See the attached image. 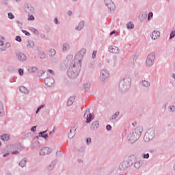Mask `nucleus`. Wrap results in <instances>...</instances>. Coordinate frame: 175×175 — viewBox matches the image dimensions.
<instances>
[{
	"label": "nucleus",
	"instance_id": "obj_1",
	"mask_svg": "<svg viewBox=\"0 0 175 175\" xmlns=\"http://www.w3.org/2000/svg\"><path fill=\"white\" fill-rule=\"evenodd\" d=\"M154 59H155V55L154 53L149 54L146 59V65L151 66L154 62Z\"/></svg>",
	"mask_w": 175,
	"mask_h": 175
},
{
	"label": "nucleus",
	"instance_id": "obj_2",
	"mask_svg": "<svg viewBox=\"0 0 175 175\" xmlns=\"http://www.w3.org/2000/svg\"><path fill=\"white\" fill-rule=\"evenodd\" d=\"M83 118L86 120V122L88 124L94 120V116H92L90 111H87L84 114Z\"/></svg>",
	"mask_w": 175,
	"mask_h": 175
},
{
	"label": "nucleus",
	"instance_id": "obj_3",
	"mask_svg": "<svg viewBox=\"0 0 175 175\" xmlns=\"http://www.w3.org/2000/svg\"><path fill=\"white\" fill-rule=\"evenodd\" d=\"M105 3L106 6H107V8H109V9L110 10H113L114 3H113V1L111 0H105Z\"/></svg>",
	"mask_w": 175,
	"mask_h": 175
},
{
	"label": "nucleus",
	"instance_id": "obj_4",
	"mask_svg": "<svg viewBox=\"0 0 175 175\" xmlns=\"http://www.w3.org/2000/svg\"><path fill=\"white\" fill-rule=\"evenodd\" d=\"M51 152L50 148H44L40 150V155H49Z\"/></svg>",
	"mask_w": 175,
	"mask_h": 175
},
{
	"label": "nucleus",
	"instance_id": "obj_5",
	"mask_svg": "<svg viewBox=\"0 0 175 175\" xmlns=\"http://www.w3.org/2000/svg\"><path fill=\"white\" fill-rule=\"evenodd\" d=\"M109 52L113 53V54H118L120 49L116 46H111L109 47Z\"/></svg>",
	"mask_w": 175,
	"mask_h": 175
},
{
	"label": "nucleus",
	"instance_id": "obj_6",
	"mask_svg": "<svg viewBox=\"0 0 175 175\" xmlns=\"http://www.w3.org/2000/svg\"><path fill=\"white\" fill-rule=\"evenodd\" d=\"M44 83L46 85H48V87H51L53 84H54V79H50V78H46L44 80Z\"/></svg>",
	"mask_w": 175,
	"mask_h": 175
},
{
	"label": "nucleus",
	"instance_id": "obj_7",
	"mask_svg": "<svg viewBox=\"0 0 175 175\" xmlns=\"http://www.w3.org/2000/svg\"><path fill=\"white\" fill-rule=\"evenodd\" d=\"M161 36V33L158 31H154L152 33V39L155 40V39H158Z\"/></svg>",
	"mask_w": 175,
	"mask_h": 175
},
{
	"label": "nucleus",
	"instance_id": "obj_8",
	"mask_svg": "<svg viewBox=\"0 0 175 175\" xmlns=\"http://www.w3.org/2000/svg\"><path fill=\"white\" fill-rule=\"evenodd\" d=\"M18 59H19V61H25V59H27V56H25L24 53H18Z\"/></svg>",
	"mask_w": 175,
	"mask_h": 175
},
{
	"label": "nucleus",
	"instance_id": "obj_9",
	"mask_svg": "<svg viewBox=\"0 0 175 175\" xmlns=\"http://www.w3.org/2000/svg\"><path fill=\"white\" fill-rule=\"evenodd\" d=\"M1 139L3 140V142H8L10 139V137L7 134H3L1 136Z\"/></svg>",
	"mask_w": 175,
	"mask_h": 175
},
{
	"label": "nucleus",
	"instance_id": "obj_10",
	"mask_svg": "<svg viewBox=\"0 0 175 175\" xmlns=\"http://www.w3.org/2000/svg\"><path fill=\"white\" fill-rule=\"evenodd\" d=\"M98 126H99V122L98 121L94 122L91 125L92 129H96Z\"/></svg>",
	"mask_w": 175,
	"mask_h": 175
},
{
	"label": "nucleus",
	"instance_id": "obj_11",
	"mask_svg": "<svg viewBox=\"0 0 175 175\" xmlns=\"http://www.w3.org/2000/svg\"><path fill=\"white\" fill-rule=\"evenodd\" d=\"M19 90L21 91V92H23V94H28V90H27V88L24 87V86H21L19 88Z\"/></svg>",
	"mask_w": 175,
	"mask_h": 175
},
{
	"label": "nucleus",
	"instance_id": "obj_12",
	"mask_svg": "<svg viewBox=\"0 0 175 175\" xmlns=\"http://www.w3.org/2000/svg\"><path fill=\"white\" fill-rule=\"evenodd\" d=\"M77 124H72L71 129L70 130V133H72V132H76V129H77Z\"/></svg>",
	"mask_w": 175,
	"mask_h": 175
},
{
	"label": "nucleus",
	"instance_id": "obj_13",
	"mask_svg": "<svg viewBox=\"0 0 175 175\" xmlns=\"http://www.w3.org/2000/svg\"><path fill=\"white\" fill-rule=\"evenodd\" d=\"M84 27V22H80L77 27V31H81V29Z\"/></svg>",
	"mask_w": 175,
	"mask_h": 175
},
{
	"label": "nucleus",
	"instance_id": "obj_14",
	"mask_svg": "<svg viewBox=\"0 0 175 175\" xmlns=\"http://www.w3.org/2000/svg\"><path fill=\"white\" fill-rule=\"evenodd\" d=\"M73 102H75V97H70L67 102L68 105L70 106L73 104Z\"/></svg>",
	"mask_w": 175,
	"mask_h": 175
},
{
	"label": "nucleus",
	"instance_id": "obj_15",
	"mask_svg": "<svg viewBox=\"0 0 175 175\" xmlns=\"http://www.w3.org/2000/svg\"><path fill=\"white\" fill-rule=\"evenodd\" d=\"M102 78L105 79L106 77H109V74L106 72V70H103L101 72Z\"/></svg>",
	"mask_w": 175,
	"mask_h": 175
},
{
	"label": "nucleus",
	"instance_id": "obj_16",
	"mask_svg": "<svg viewBox=\"0 0 175 175\" xmlns=\"http://www.w3.org/2000/svg\"><path fill=\"white\" fill-rule=\"evenodd\" d=\"M126 27L128 29H133V28L135 27V25H133V23L129 22V23H127Z\"/></svg>",
	"mask_w": 175,
	"mask_h": 175
},
{
	"label": "nucleus",
	"instance_id": "obj_17",
	"mask_svg": "<svg viewBox=\"0 0 175 175\" xmlns=\"http://www.w3.org/2000/svg\"><path fill=\"white\" fill-rule=\"evenodd\" d=\"M33 46H34V44H33V41H28L27 47H28L29 49H32V47H33Z\"/></svg>",
	"mask_w": 175,
	"mask_h": 175
},
{
	"label": "nucleus",
	"instance_id": "obj_18",
	"mask_svg": "<svg viewBox=\"0 0 175 175\" xmlns=\"http://www.w3.org/2000/svg\"><path fill=\"white\" fill-rule=\"evenodd\" d=\"M46 133V131H43L39 133L40 136H42V137H44V139H47L48 135L47 134H44Z\"/></svg>",
	"mask_w": 175,
	"mask_h": 175
},
{
	"label": "nucleus",
	"instance_id": "obj_19",
	"mask_svg": "<svg viewBox=\"0 0 175 175\" xmlns=\"http://www.w3.org/2000/svg\"><path fill=\"white\" fill-rule=\"evenodd\" d=\"M27 163V161L25 159H23L22 161H20L19 165L21 166V167H24Z\"/></svg>",
	"mask_w": 175,
	"mask_h": 175
},
{
	"label": "nucleus",
	"instance_id": "obj_20",
	"mask_svg": "<svg viewBox=\"0 0 175 175\" xmlns=\"http://www.w3.org/2000/svg\"><path fill=\"white\" fill-rule=\"evenodd\" d=\"M142 85H144V87H149L150 83H148L147 81H142Z\"/></svg>",
	"mask_w": 175,
	"mask_h": 175
},
{
	"label": "nucleus",
	"instance_id": "obj_21",
	"mask_svg": "<svg viewBox=\"0 0 175 175\" xmlns=\"http://www.w3.org/2000/svg\"><path fill=\"white\" fill-rule=\"evenodd\" d=\"M49 55H51V56L55 55V50H54V49H51V50L49 51Z\"/></svg>",
	"mask_w": 175,
	"mask_h": 175
},
{
	"label": "nucleus",
	"instance_id": "obj_22",
	"mask_svg": "<svg viewBox=\"0 0 175 175\" xmlns=\"http://www.w3.org/2000/svg\"><path fill=\"white\" fill-rule=\"evenodd\" d=\"M175 36V31H172L170 35V39H173V38H174Z\"/></svg>",
	"mask_w": 175,
	"mask_h": 175
},
{
	"label": "nucleus",
	"instance_id": "obj_23",
	"mask_svg": "<svg viewBox=\"0 0 175 175\" xmlns=\"http://www.w3.org/2000/svg\"><path fill=\"white\" fill-rule=\"evenodd\" d=\"M40 58H41L42 59H43V58L46 57V55H44V53H40L39 55Z\"/></svg>",
	"mask_w": 175,
	"mask_h": 175
},
{
	"label": "nucleus",
	"instance_id": "obj_24",
	"mask_svg": "<svg viewBox=\"0 0 175 175\" xmlns=\"http://www.w3.org/2000/svg\"><path fill=\"white\" fill-rule=\"evenodd\" d=\"M8 17H9V18H10L11 20L12 19H13V18H14V16L13 15V14H12V13H8Z\"/></svg>",
	"mask_w": 175,
	"mask_h": 175
},
{
	"label": "nucleus",
	"instance_id": "obj_25",
	"mask_svg": "<svg viewBox=\"0 0 175 175\" xmlns=\"http://www.w3.org/2000/svg\"><path fill=\"white\" fill-rule=\"evenodd\" d=\"M153 14L152 12H150L148 15V20H151V18L152 17Z\"/></svg>",
	"mask_w": 175,
	"mask_h": 175
},
{
	"label": "nucleus",
	"instance_id": "obj_26",
	"mask_svg": "<svg viewBox=\"0 0 175 175\" xmlns=\"http://www.w3.org/2000/svg\"><path fill=\"white\" fill-rule=\"evenodd\" d=\"M22 32L25 33L27 36H29V35H31L29 32L27 31L26 30H22Z\"/></svg>",
	"mask_w": 175,
	"mask_h": 175
},
{
	"label": "nucleus",
	"instance_id": "obj_27",
	"mask_svg": "<svg viewBox=\"0 0 175 175\" xmlns=\"http://www.w3.org/2000/svg\"><path fill=\"white\" fill-rule=\"evenodd\" d=\"M18 73L20 76H23V75H24V70H23V69H19Z\"/></svg>",
	"mask_w": 175,
	"mask_h": 175
},
{
	"label": "nucleus",
	"instance_id": "obj_28",
	"mask_svg": "<svg viewBox=\"0 0 175 175\" xmlns=\"http://www.w3.org/2000/svg\"><path fill=\"white\" fill-rule=\"evenodd\" d=\"M44 105H41L40 107H39L37 109V111H36V114H38V113H39V111L40 110V109H42V107H44Z\"/></svg>",
	"mask_w": 175,
	"mask_h": 175
},
{
	"label": "nucleus",
	"instance_id": "obj_29",
	"mask_svg": "<svg viewBox=\"0 0 175 175\" xmlns=\"http://www.w3.org/2000/svg\"><path fill=\"white\" fill-rule=\"evenodd\" d=\"M106 128L107 131H111V126L110 124L107 125Z\"/></svg>",
	"mask_w": 175,
	"mask_h": 175
},
{
	"label": "nucleus",
	"instance_id": "obj_30",
	"mask_svg": "<svg viewBox=\"0 0 175 175\" xmlns=\"http://www.w3.org/2000/svg\"><path fill=\"white\" fill-rule=\"evenodd\" d=\"M16 40H17V42H21V37H20V36H16Z\"/></svg>",
	"mask_w": 175,
	"mask_h": 175
},
{
	"label": "nucleus",
	"instance_id": "obj_31",
	"mask_svg": "<svg viewBox=\"0 0 175 175\" xmlns=\"http://www.w3.org/2000/svg\"><path fill=\"white\" fill-rule=\"evenodd\" d=\"M96 57V51H94L92 53V58H95Z\"/></svg>",
	"mask_w": 175,
	"mask_h": 175
},
{
	"label": "nucleus",
	"instance_id": "obj_32",
	"mask_svg": "<svg viewBox=\"0 0 175 175\" xmlns=\"http://www.w3.org/2000/svg\"><path fill=\"white\" fill-rule=\"evenodd\" d=\"M86 143H87V144H90V143H91V138H88L87 140H86Z\"/></svg>",
	"mask_w": 175,
	"mask_h": 175
},
{
	"label": "nucleus",
	"instance_id": "obj_33",
	"mask_svg": "<svg viewBox=\"0 0 175 175\" xmlns=\"http://www.w3.org/2000/svg\"><path fill=\"white\" fill-rule=\"evenodd\" d=\"M28 20H31V21L35 20V17H33L32 15H31V16L29 17Z\"/></svg>",
	"mask_w": 175,
	"mask_h": 175
},
{
	"label": "nucleus",
	"instance_id": "obj_34",
	"mask_svg": "<svg viewBox=\"0 0 175 175\" xmlns=\"http://www.w3.org/2000/svg\"><path fill=\"white\" fill-rule=\"evenodd\" d=\"M31 131H32V132H35V131H36V126H33L31 128Z\"/></svg>",
	"mask_w": 175,
	"mask_h": 175
},
{
	"label": "nucleus",
	"instance_id": "obj_35",
	"mask_svg": "<svg viewBox=\"0 0 175 175\" xmlns=\"http://www.w3.org/2000/svg\"><path fill=\"white\" fill-rule=\"evenodd\" d=\"M150 157V154L148 153L144 155V158H149Z\"/></svg>",
	"mask_w": 175,
	"mask_h": 175
},
{
	"label": "nucleus",
	"instance_id": "obj_36",
	"mask_svg": "<svg viewBox=\"0 0 175 175\" xmlns=\"http://www.w3.org/2000/svg\"><path fill=\"white\" fill-rule=\"evenodd\" d=\"M170 110L171 111H175V107L174 106L170 107Z\"/></svg>",
	"mask_w": 175,
	"mask_h": 175
},
{
	"label": "nucleus",
	"instance_id": "obj_37",
	"mask_svg": "<svg viewBox=\"0 0 175 175\" xmlns=\"http://www.w3.org/2000/svg\"><path fill=\"white\" fill-rule=\"evenodd\" d=\"M49 73H51V75H54V72H53L52 70H48Z\"/></svg>",
	"mask_w": 175,
	"mask_h": 175
},
{
	"label": "nucleus",
	"instance_id": "obj_38",
	"mask_svg": "<svg viewBox=\"0 0 175 175\" xmlns=\"http://www.w3.org/2000/svg\"><path fill=\"white\" fill-rule=\"evenodd\" d=\"M54 22L55 23V24H58V19L57 18H55L54 19Z\"/></svg>",
	"mask_w": 175,
	"mask_h": 175
},
{
	"label": "nucleus",
	"instance_id": "obj_39",
	"mask_svg": "<svg viewBox=\"0 0 175 175\" xmlns=\"http://www.w3.org/2000/svg\"><path fill=\"white\" fill-rule=\"evenodd\" d=\"M3 109H2V105L0 104V116H1V113Z\"/></svg>",
	"mask_w": 175,
	"mask_h": 175
},
{
	"label": "nucleus",
	"instance_id": "obj_40",
	"mask_svg": "<svg viewBox=\"0 0 175 175\" xmlns=\"http://www.w3.org/2000/svg\"><path fill=\"white\" fill-rule=\"evenodd\" d=\"M72 75H73V72H69L68 73L69 77H72Z\"/></svg>",
	"mask_w": 175,
	"mask_h": 175
},
{
	"label": "nucleus",
	"instance_id": "obj_41",
	"mask_svg": "<svg viewBox=\"0 0 175 175\" xmlns=\"http://www.w3.org/2000/svg\"><path fill=\"white\" fill-rule=\"evenodd\" d=\"M68 16H72V11H69V12H68Z\"/></svg>",
	"mask_w": 175,
	"mask_h": 175
},
{
	"label": "nucleus",
	"instance_id": "obj_42",
	"mask_svg": "<svg viewBox=\"0 0 175 175\" xmlns=\"http://www.w3.org/2000/svg\"><path fill=\"white\" fill-rule=\"evenodd\" d=\"M0 46H3V41H0Z\"/></svg>",
	"mask_w": 175,
	"mask_h": 175
},
{
	"label": "nucleus",
	"instance_id": "obj_43",
	"mask_svg": "<svg viewBox=\"0 0 175 175\" xmlns=\"http://www.w3.org/2000/svg\"><path fill=\"white\" fill-rule=\"evenodd\" d=\"M12 154H18V151L12 152Z\"/></svg>",
	"mask_w": 175,
	"mask_h": 175
},
{
	"label": "nucleus",
	"instance_id": "obj_44",
	"mask_svg": "<svg viewBox=\"0 0 175 175\" xmlns=\"http://www.w3.org/2000/svg\"><path fill=\"white\" fill-rule=\"evenodd\" d=\"M113 33H116V31H113L110 33V35H113Z\"/></svg>",
	"mask_w": 175,
	"mask_h": 175
},
{
	"label": "nucleus",
	"instance_id": "obj_45",
	"mask_svg": "<svg viewBox=\"0 0 175 175\" xmlns=\"http://www.w3.org/2000/svg\"><path fill=\"white\" fill-rule=\"evenodd\" d=\"M7 155H9V153L4 154H3V158H5V157H6Z\"/></svg>",
	"mask_w": 175,
	"mask_h": 175
},
{
	"label": "nucleus",
	"instance_id": "obj_46",
	"mask_svg": "<svg viewBox=\"0 0 175 175\" xmlns=\"http://www.w3.org/2000/svg\"><path fill=\"white\" fill-rule=\"evenodd\" d=\"M137 165H139V163H135V167H136V166H137Z\"/></svg>",
	"mask_w": 175,
	"mask_h": 175
},
{
	"label": "nucleus",
	"instance_id": "obj_47",
	"mask_svg": "<svg viewBox=\"0 0 175 175\" xmlns=\"http://www.w3.org/2000/svg\"><path fill=\"white\" fill-rule=\"evenodd\" d=\"M63 50H66V46H64Z\"/></svg>",
	"mask_w": 175,
	"mask_h": 175
},
{
	"label": "nucleus",
	"instance_id": "obj_48",
	"mask_svg": "<svg viewBox=\"0 0 175 175\" xmlns=\"http://www.w3.org/2000/svg\"><path fill=\"white\" fill-rule=\"evenodd\" d=\"M16 2H18L19 0H15Z\"/></svg>",
	"mask_w": 175,
	"mask_h": 175
},
{
	"label": "nucleus",
	"instance_id": "obj_49",
	"mask_svg": "<svg viewBox=\"0 0 175 175\" xmlns=\"http://www.w3.org/2000/svg\"><path fill=\"white\" fill-rule=\"evenodd\" d=\"M133 125H135V124L133 123Z\"/></svg>",
	"mask_w": 175,
	"mask_h": 175
},
{
	"label": "nucleus",
	"instance_id": "obj_50",
	"mask_svg": "<svg viewBox=\"0 0 175 175\" xmlns=\"http://www.w3.org/2000/svg\"><path fill=\"white\" fill-rule=\"evenodd\" d=\"M113 118H116V116Z\"/></svg>",
	"mask_w": 175,
	"mask_h": 175
},
{
	"label": "nucleus",
	"instance_id": "obj_51",
	"mask_svg": "<svg viewBox=\"0 0 175 175\" xmlns=\"http://www.w3.org/2000/svg\"><path fill=\"white\" fill-rule=\"evenodd\" d=\"M0 146H1V142H0Z\"/></svg>",
	"mask_w": 175,
	"mask_h": 175
}]
</instances>
